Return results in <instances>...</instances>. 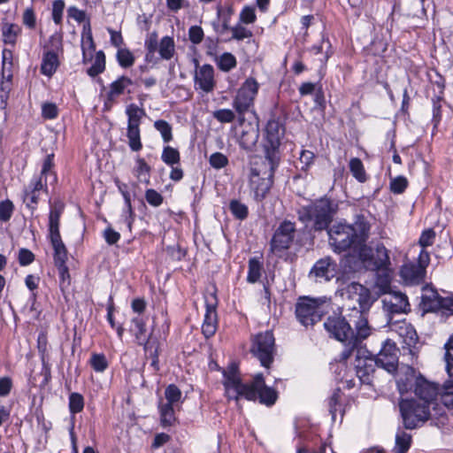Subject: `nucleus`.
Returning <instances> with one entry per match:
<instances>
[{
  "label": "nucleus",
  "mask_w": 453,
  "mask_h": 453,
  "mask_svg": "<svg viewBox=\"0 0 453 453\" xmlns=\"http://www.w3.org/2000/svg\"><path fill=\"white\" fill-rule=\"evenodd\" d=\"M105 69V56L103 51H98L96 54L94 64L88 70V74L95 77L103 73Z\"/></svg>",
  "instance_id": "49530a36"
},
{
  "label": "nucleus",
  "mask_w": 453,
  "mask_h": 453,
  "mask_svg": "<svg viewBox=\"0 0 453 453\" xmlns=\"http://www.w3.org/2000/svg\"><path fill=\"white\" fill-rule=\"evenodd\" d=\"M231 212L239 219H244L248 216V208L239 201L234 200L229 205Z\"/></svg>",
  "instance_id": "4d7b16f0"
},
{
  "label": "nucleus",
  "mask_w": 453,
  "mask_h": 453,
  "mask_svg": "<svg viewBox=\"0 0 453 453\" xmlns=\"http://www.w3.org/2000/svg\"><path fill=\"white\" fill-rule=\"evenodd\" d=\"M84 408V399L81 394L72 393L69 397V409L73 414L81 412Z\"/></svg>",
  "instance_id": "3c124183"
},
{
  "label": "nucleus",
  "mask_w": 453,
  "mask_h": 453,
  "mask_svg": "<svg viewBox=\"0 0 453 453\" xmlns=\"http://www.w3.org/2000/svg\"><path fill=\"white\" fill-rule=\"evenodd\" d=\"M295 226L290 221H284L275 234L271 242V250L279 254L289 248L294 238Z\"/></svg>",
  "instance_id": "6ab92c4d"
},
{
  "label": "nucleus",
  "mask_w": 453,
  "mask_h": 453,
  "mask_svg": "<svg viewBox=\"0 0 453 453\" xmlns=\"http://www.w3.org/2000/svg\"><path fill=\"white\" fill-rule=\"evenodd\" d=\"M225 378L226 394L230 399L244 397L255 401L258 398L261 403L273 405L278 398L277 392L265 385L261 373L257 374L250 384H242L239 375L234 371L226 373Z\"/></svg>",
  "instance_id": "7ed1b4c3"
},
{
  "label": "nucleus",
  "mask_w": 453,
  "mask_h": 453,
  "mask_svg": "<svg viewBox=\"0 0 453 453\" xmlns=\"http://www.w3.org/2000/svg\"><path fill=\"white\" fill-rule=\"evenodd\" d=\"M356 349L357 355L355 358L354 366L349 367L347 365L348 359L343 360L340 356L339 364L335 371L336 379L340 382L343 383L345 385L344 388L347 389H352L356 388L357 385H365L369 387L372 386L373 375L369 376L368 381H365L361 377V373L365 372V370L363 368H359L357 365L358 362L360 361L359 359L364 358V357L361 354V349Z\"/></svg>",
  "instance_id": "0eeeda50"
},
{
  "label": "nucleus",
  "mask_w": 453,
  "mask_h": 453,
  "mask_svg": "<svg viewBox=\"0 0 453 453\" xmlns=\"http://www.w3.org/2000/svg\"><path fill=\"white\" fill-rule=\"evenodd\" d=\"M53 168V155H48L44 159L42 174L44 176V183H42V178H36L31 181L29 186L25 190V195L27 199L34 204L38 203L37 193L41 190H46L48 185H54L57 181V176L52 170Z\"/></svg>",
  "instance_id": "9b49d317"
},
{
  "label": "nucleus",
  "mask_w": 453,
  "mask_h": 453,
  "mask_svg": "<svg viewBox=\"0 0 453 453\" xmlns=\"http://www.w3.org/2000/svg\"><path fill=\"white\" fill-rule=\"evenodd\" d=\"M155 128L160 133L164 142H168L173 139L172 127L163 119L155 121Z\"/></svg>",
  "instance_id": "8fccbe9b"
},
{
  "label": "nucleus",
  "mask_w": 453,
  "mask_h": 453,
  "mask_svg": "<svg viewBox=\"0 0 453 453\" xmlns=\"http://www.w3.org/2000/svg\"><path fill=\"white\" fill-rule=\"evenodd\" d=\"M90 365L96 372H103L108 367V362L104 354H93Z\"/></svg>",
  "instance_id": "5fc2aeb1"
},
{
  "label": "nucleus",
  "mask_w": 453,
  "mask_h": 453,
  "mask_svg": "<svg viewBox=\"0 0 453 453\" xmlns=\"http://www.w3.org/2000/svg\"><path fill=\"white\" fill-rule=\"evenodd\" d=\"M81 49L83 54V61L87 62L92 58L93 52L95 51V43L90 32L82 37Z\"/></svg>",
  "instance_id": "c03bdc74"
},
{
  "label": "nucleus",
  "mask_w": 453,
  "mask_h": 453,
  "mask_svg": "<svg viewBox=\"0 0 453 453\" xmlns=\"http://www.w3.org/2000/svg\"><path fill=\"white\" fill-rule=\"evenodd\" d=\"M181 391L175 385H169L165 391V404L177 406L181 400Z\"/></svg>",
  "instance_id": "a18cd8bd"
},
{
  "label": "nucleus",
  "mask_w": 453,
  "mask_h": 453,
  "mask_svg": "<svg viewBox=\"0 0 453 453\" xmlns=\"http://www.w3.org/2000/svg\"><path fill=\"white\" fill-rule=\"evenodd\" d=\"M54 249V258L57 265H63L67 259V251L60 235L50 236Z\"/></svg>",
  "instance_id": "f704fd0d"
},
{
  "label": "nucleus",
  "mask_w": 453,
  "mask_h": 453,
  "mask_svg": "<svg viewBox=\"0 0 453 453\" xmlns=\"http://www.w3.org/2000/svg\"><path fill=\"white\" fill-rule=\"evenodd\" d=\"M390 311L393 313H408L411 311V304L405 294L395 293L390 302Z\"/></svg>",
  "instance_id": "473e14b6"
},
{
  "label": "nucleus",
  "mask_w": 453,
  "mask_h": 453,
  "mask_svg": "<svg viewBox=\"0 0 453 453\" xmlns=\"http://www.w3.org/2000/svg\"><path fill=\"white\" fill-rule=\"evenodd\" d=\"M145 48L148 50L146 59L151 58L156 51H158L160 58L165 60L171 59L175 53L174 40L171 36H164L160 42L155 33L150 34L145 41Z\"/></svg>",
  "instance_id": "dca6fc26"
},
{
  "label": "nucleus",
  "mask_w": 453,
  "mask_h": 453,
  "mask_svg": "<svg viewBox=\"0 0 453 453\" xmlns=\"http://www.w3.org/2000/svg\"><path fill=\"white\" fill-rule=\"evenodd\" d=\"M445 102V95H434L431 98L432 119L431 123L434 129H437L442 120V103Z\"/></svg>",
  "instance_id": "2f4dec72"
},
{
  "label": "nucleus",
  "mask_w": 453,
  "mask_h": 453,
  "mask_svg": "<svg viewBox=\"0 0 453 453\" xmlns=\"http://www.w3.org/2000/svg\"><path fill=\"white\" fill-rule=\"evenodd\" d=\"M444 349L448 379L441 386V402L447 407H453V334L445 343Z\"/></svg>",
  "instance_id": "4468645a"
},
{
  "label": "nucleus",
  "mask_w": 453,
  "mask_h": 453,
  "mask_svg": "<svg viewBox=\"0 0 453 453\" xmlns=\"http://www.w3.org/2000/svg\"><path fill=\"white\" fill-rule=\"evenodd\" d=\"M146 201L152 206H159L163 203V196L155 189H148L145 193Z\"/></svg>",
  "instance_id": "0e129e2a"
},
{
  "label": "nucleus",
  "mask_w": 453,
  "mask_h": 453,
  "mask_svg": "<svg viewBox=\"0 0 453 453\" xmlns=\"http://www.w3.org/2000/svg\"><path fill=\"white\" fill-rule=\"evenodd\" d=\"M435 237L436 234L433 228L425 229L419 236L418 244L422 249H426L434 244Z\"/></svg>",
  "instance_id": "603ef678"
},
{
  "label": "nucleus",
  "mask_w": 453,
  "mask_h": 453,
  "mask_svg": "<svg viewBox=\"0 0 453 453\" xmlns=\"http://www.w3.org/2000/svg\"><path fill=\"white\" fill-rule=\"evenodd\" d=\"M126 114L128 118L127 132L128 144L132 150L138 151L142 147L140 135V125L142 117L145 115V111L136 104H131L127 107Z\"/></svg>",
  "instance_id": "ddd939ff"
},
{
  "label": "nucleus",
  "mask_w": 453,
  "mask_h": 453,
  "mask_svg": "<svg viewBox=\"0 0 453 453\" xmlns=\"http://www.w3.org/2000/svg\"><path fill=\"white\" fill-rule=\"evenodd\" d=\"M210 164L213 168L220 169L228 164V159L224 154L215 152L210 157Z\"/></svg>",
  "instance_id": "052dcab7"
},
{
  "label": "nucleus",
  "mask_w": 453,
  "mask_h": 453,
  "mask_svg": "<svg viewBox=\"0 0 453 453\" xmlns=\"http://www.w3.org/2000/svg\"><path fill=\"white\" fill-rule=\"evenodd\" d=\"M409 186L407 178L403 175H398L391 178L389 182V189L395 195H401L405 192Z\"/></svg>",
  "instance_id": "79ce46f5"
},
{
  "label": "nucleus",
  "mask_w": 453,
  "mask_h": 453,
  "mask_svg": "<svg viewBox=\"0 0 453 453\" xmlns=\"http://www.w3.org/2000/svg\"><path fill=\"white\" fill-rule=\"evenodd\" d=\"M65 9V2L63 0H56L52 7V19L56 24H60L62 21V15Z\"/></svg>",
  "instance_id": "680f3d73"
},
{
  "label": "nucleus",
  "mask_w": 453,
  "mask_h": 453,
  "mask_svg": "<svg viewBox=\"0 0 453 453\" xmlns=\"http://www.w3.org/2000/svg\"><path fill=\"white\" fill-rule=\"evenodd\" d=\"M274 342L273 334L270 331L258 334L252 339L250 352L264 367L268 368L273 360Z\"/></svg>",
  "instance_id": "9d476101"
},
{
  "label": "nucleus",
  "mask_w": 453,
  "mask_h": 453,
  "mask_svg": "<svg viewBox=\"0 0 453 453\" xmlns=\"http://www.w3.org/2000/svg\"><path fill=\"white\" fill-rule=\"evenodd\" d=\"M391 278L388 271H382V273H377L376 285L383 293H388L390 289Z\"/></svg>",
  "instance_id": "bf43d9fd"
},
{
  "label": "nucleus",
  "mask_w": 453,
  "mask_h": 453,
  "mask_svg": "<svg viewBox=\"0 0 453 453\" xmlns=\"http://www.w3.org/2000/svg\"><path fill=\"white\" fill-rule=\"evenodd\" d=\"M12 52L10 50H3V77L4 78L5 70L12 65ZM12 87V74L8 72L7 78L2 81L0 84V98L3 102L6 101Z\"/></svg>",
  "instance_id": "393cba45"
},
{
  "label": "nucleus",
  "mask_w": 453,
  "mask_h": 453,
  "mask_svg": "<svg viewBox=\"0 0 453 453\" xmlns=\"http://www.w3.org/2000/svg\"><path fill=\"white\" fill-rule=\"evenodd\" d=\"M279 157L274 153L252 163L250 174V188L257 200L263 199L272 184L274 169L278 165Z\"/></svg>",
  "instance_id": "39448f33"
},
{
  "label": "nucleus",
  "mask_w": 453,
  "mask_h": 453,
  "mask_svg": "<svg viewBox=\"0 0 453 453\" xmlns=\"http://www.w3.org/2000/svg\"><path fill=\"white\" fill-rule=\"evenodd\" d=\"M22 23L30 29L35 28L36 19L32 8H27L24 11L22 15Z\"/></svg>",
  "instance_id": "338daca9"
},
{
  "label": "nucleus",
  "mask_w": 453,
  "mask_h": 453,
  "mask_svg": "<svg viewBox=\"0 0 453 453\" xmlns=\"http://www.w3.org/2000/svg\"><path fill=\"white\" fill-rule=\"evenodd\" d=\"M132 323L134 325V327H132L130 330L131 332L134 333L137 343L140 345H144V349H147V335L145 323L142 319L139 318L133 319Z\"/></svg>",
  "instance_id": "4c0bfd02"
},
{
  "label": "nucleus",
  "mask_w": 453,
  "mask_h": 453,
  "mask_svg": "<svg viewBox=\"0 0 453 453\" xmlns=\"http://www.w3.org/2000/svg\"><path fill=\"white\" fill-rule=\"evenodd\" d=\"M194 81L196 88H199L205 93L211 92L216 85L213 66L209 64L203 65L196 64Z\"/></svg>",
  "instance_id": "aec40b11"
},
{
  "label": "nucleus",
  "mask_w": 453,
  "mask_h": 453,
  "mask_svg": "<svg viewBox=\"0 0 453 453\" xmlns=\"http://www.w3.org/2000/svg\"><path fill=\"white\" fill-rule=\"evenodd\" d=\"M413 392L417 400L429 404H434L437 396L441 397V388L437 383L427 380L422 374L415 379Z\"/></svg>",
  "instance_id": "f3484780"
},
{
  "label": "nucleus",
  "mask_w": 453,
  "mask_h": 453,
  "mask_svg": "<svg viewBox=\"0 0 453 453\" xmlns=\"http://www.w3.org/2000/svg\"><path fill=\"white\" fill-rule=\"evenodd\" d=\"M42 112L45 119H55L58 116V107L55 104L45 103L42 104Z\"/></svg>",
  "instance_id": "774afa93"
},
{
  "label": "nucleus",
  "mask_w": 453,
  "mask_h": 453,
  "mask_svg": "<svg viewBox=\"0 0 453 453\" xmlns=\"http://www.w3.org/2000/svg\"><path fill=\"white\" fill-rule=\"evenodd\" d=\"M257 91L258 84L253 78L247 79L241 86L233 102V105L239 115L243 116L253 104Z\"/></svg>",
  "instance_id": "2eb2a0df"
},
{
  "label": "nucleus",
  "mask_w": 453,
  "mask_h": 453,
  "mask_svg": "<svg viewBox=\"0 0 453 453\" xmlns=\"http://www.w3.org/2000/svg\"><path fill=\"white\" fill-rule=\"evenodd\" d=\"M431 72H433L435 74L436 79L433 80L430 73H427L428 80L431 83L435 85L438 89V95H445V88H446V80L443 75L440 73V72L436 68H432Z\"/></svg>",
  "instance_id": "6e6d98bb"
},
{
  "label": "nucleus",
  "mask_w": 453,
  "mask_h": 453,
  "mask_svg": "<svg viewBox=\"0 0 453 453\" xmlns=\"http://www.w3.org/2000/svg\"><path fill=\"white\" fill-rule=\"evenodd\" d=\"M343 393L340 388H335L330 397L328 398V410L332 415V418L334 420L338 412L344 413L343 405L342 403V397Z\"/></svg>",
  "instance_id": "c9c22d12"
},
{
  "label": "nucleus",
  "mask_w": 453,
  "mask_h": 453,
  "mask_svg": "<svg viewBox=\"0 0 453 453\" xmlns=\"http://www.w3.org/2000/svg\"><path fill=\"white\" fill-rule=\"evenodd\" d=\"M329 266L328 260L320 259L313 265V274L317 278H324L326 280H329L333 277V274H330Z\"/></svg>",
  "instance_id": "37998d69"
},
{
  "label": "nucleus",
  "mask_w": 453,
  "mask_h": 453,
  "mask_svg": "<svg viewBox=\"0 0 453 453\" xmlns=\"http://www.w3.org/2000/svg\"><path fill=\"white\" fill-rule=\"evenodd\" d=\"M262 271H263L262 263L257 257L250 258L249 260V270H248L247 280L250 283L257 282L261 277Z\"/></svg>",
  "instance_id": "ea45409f"
},
{
  "label": "nucleus",
  "mask_w": 453,
  "mask_h": 453,
  "mask_svg": "<svg viewBox=\"0 0 453 453\" xmlns=\"http://www.w3.org/2000/svg\"><path fill=\"white\" fill-rule=\"evenodd\" d=\"M21 32L22 28L18 24L4 22L1 27L2 40L5 44L14 46Z\"/></svg>",
  "instance_id": "7c9ffc66"
},
{
  "label": "nucleus",
  "mask_w": 453,
  "mask_h": 453,
  "mask_svg": "<svg viewBox=\"0 0 453 453\" xmlns=\"http://www.w3.org/2000/svg\"><path fill=\"white\" fill-rule=\"evenodd\" d=\"M371 225L363 215L354 224L337 222L327 228L329 243L335 253L353 250L358 253L369 238Z\"/></svg>",
  "instance_id": "f03ea898"
},
{
  "label": "nucleus",
  "mask_w": 453,
  "mask_h": 453,
  "mask_svg": "<svg viewBox=\"0 0 453 453\" xmlns=\"http://www.w3.org/2000/svg\"><path fill=\"white\" fill-rule=\"evenodd\" d=\"M431 406L415 398L402 399L399 409L404 428L412 430L421 426L430 418Z\"/></svg>",
  "instance_id": "423d86ee"
},
{
  "label": "nucleus",
  "mask_w": 453,
  "mask_h": 453,
  "mask_svg": "<svg viewBox=\"0 0 453 453\" xmlns=\"http://www.w3.org/2000/svg\"><path fill=\"white\" fill-rule=\"evenodd\" d=\"M364 358L359 359L358 367L365 370L361 373L365 381H368L369 376L373 375L376 366L381 367L388 372H395L398 368V352L399 349L395 342L387 339L377 356L371 354L366 349H361Z\"/></svg>",
  "instance_id": "20e7f679"
},
{
  "label": "nucleus",
  "mask_w": 453,
  "mask_h": 453,
  "mask_svg": "<svg viewBox=\"0 0 453 453\" xmlns=\"http://www.w3.org/2000/svg\"><path fill=\"white\" fill-rule=\"evenodd\" d=\"M132 84V80L127 76H121L113 81L110 85L105 105L108 106V104L110 103L111 106L116 101V99L119 96L123 95Z\"/></svg>",
  "instance_id": "a878e982"
},
{
  "label": "nucleus",
  "mask_w": 453,
  "mask_h": 453,
  "mask_svg": "<svg viewBox=\"0 0 453 453\" xmlns=\"http://www.w3.org/2000/svg\"><path fill=\"white\" fill-rule=\"evenodd\" d=\"M338 209L337 203L327 197L313 203V229L324 230L329 227Z\"/></svg>",
  "instance_id": "f8f14e48"
},
{
  "label": "nucleus",
  "mask_w": 453,
  "mask_h": 453,
  "mask_svg": "<svg viewBox=\"0 0 453 453\" xmlns=\"http://www.w3.org/2000/svg\"><path fill=\"white\" fill-rule=\"evenodd\" d=\"M117 59L122 67H130L134 63V57L133 53L125 48H119L117 52Z\"/></svg>",
  "instance_id": "09e8293b"
},
{
  "label": "nucleus",
  "mask_w": 453,
  "mask_h": 453,
  "mask_svg": "<svg viewBox=\"0 0 453 453\" xmlns=\"http://www.w3.org/2000/svg\"><path fill=\"white\" fill-rule=\"evenodd\" d=\"M62 36L58 34L52 35L43 47L41 63V73L51 77L60 65V56L63 54Z\"/></svg>",
  "instance_id": "6e6552de"
},
{
  "label": "nucleus",
  "mask_w": 453,
  "mask_h": 453,
  "mask_svg": "<svg viewBox=\"0 0 453 453\" xmlns=\"http://www.w3.org/2000/svg\"><path fill=\"white\" fill-rule=\"evenodd\" d=\"M13 211V203L9 201H3L0 203V219L7 221L10 219Z\"/></svg>",
  "instance_id": "e2e57ef3"
},
{
  "label": "nucleus",
  "mask_w": 453,
  "mask_h": 453,
  "mask_svg": "<svg viewBox=\"0 0 453 453\" xmlns=\"http://www.w3.org/2000/svg\"><path fill=\"white\" fill-rule=\"evenodd\" d=\"M425 294L421 296V306L426 312L440 311L441 296L434 288H424Z\"/></svg>",
  "instance_id": "cd10ccee"
},
{
  "label": "nucleus",
  "mask_w": 453,
  "mask_h": 453,
  "mask_svg": "<svg viewBox=\"0 0 453 453\" xmlns=\"http://www.w3.org/2000/svg\"><path fill=\"white\" fill-rule=\"evenodd\" d=\"M359 292L357 295L356 302L358 303V307L355 305L349 306L348 310L350 312V317L353 319H357L358 320H365L366 322V326L368 324V312L374 302V299L372 296L371 291L358 284L357 285Z\"/></svg>",
  "instance_id": "a211bd4d"
},
{
  "label": "nucleus",
  "mask_w": 453,
  "mask_h": 453,
  "mask_svg": "<svg viewBox=\"0 0 453 453\" xmlns=\"http://www.w3.org/2000/svg\"><path fill=\"white\" fill-rule=\"evenodd\" d=\"M219 69L222 72H229L237 65L236 58L229 52H225L215 58Z\"/></svg>",
  "instance_id": "58836bf2"
},
{
  "label": "nucleus",
  "mask_w": 453,
  "mask_h": 453,
  "mask_svg": "<svg viewBox=\"0 0 453 453\" xmlns=\"http://www.w3.org/2000/svg\"><path fill=\"white\" fill-rule=\"evenodd\" d=\"M65 208L64 203L55 201L50 204V211L49 217L50 236L60 235L59 234V219Z\"/></svg>",
  "instance_id": "c85d7f7f"
},
{
  "label": "nucleus",
  "mask_w": 453,
  "mask_h": 453,
  "mask_svg": "<svg viewBox=\"0 0 453 453\" xmlns=\"http://www.w3.org/2000/svg\"><path fill=\"white\" fill-rule=\"evenodd\" d=\"M324 328L331 337L344 343L345 349L341 353L343 360L349 359L363 340L371 334V327L366 326L365 320L353 319L350 312L342 316L340 307H337L334 315L327 317L324 322Z\"/></svg>",
  "instance_id": "f257e3e1"
},
{
  "label": "nucleus",
  "mask_w": 453,
  "mask_h": 453,
  "mask_svg": "<svg viewBox=\"0 0 453 453\" xmlns=\"http://www.w3.org/2000/svg\"><path fill=\"white\" fill-rule=\"evenodd\" d=\"M399 336L403 339L402 348L407 350L409 354L414 356L417 352L418 343V335L415 327L406 321H403L398 329Z\"/></svg>",
  "instance_id": "412c9836"
},
{
  "label": "nucleus",
  "mask_w": 453,
  "mask_h": 453,
  "mask_svg": "<svg viewBox=\"0 0 453 453\" xmlns=\"http://www.w3.org/2000/svg\"><path fill=\"white\" fill-rule=\"evenodd\" d=\"M331 49L332 47L330 42L328 40H326V42L323 41L320 46H313V54H320L321 58H319V60L321 63L326 62L333 53Z\"/></svg>",
  "instance_id": "864d4df0"
},
{
  "label": "nucleus",
  "mask_w": 453,
  "mask_h": 453,
  "mask_svg": "<svg viewBox=\"0 0 453 453\" xmlns=\"http://www.w3.org/2000/svg\"><path fill=\"white\" fill-rule=\"evenodd\" d=\"M412 444V437L410 434L400 430L395 434V444L394 453H407Z\"/></svg>",
  "instance_id": "e433bc0d"
},
{
  "label": "nucleus",
  "mask_w": 453,
  "mask_h": 453,
  "mask_svg": "<svg viewBox=\"0 0 453 453\" xmlns=\"http://www.w3.org/2000/svg\"><path fill=\"white\" fill-rule=\"evenodd\" d=\"M203 31L199 26H192L188 30L189 40L194 44H199L203 41Z\"/></svg>",
  "instance_id": "69168bd1"
},
{
  "label": "nucleus",
  "mask_w": 453,
  "mask_h": 453,
  "mask_svg": "<svg viewBox=\"0 0 453 453\" xmlns=\"http://www.w3.org/2000/svg\"><path fill=\"white\" fill-rule=\"evenodd\" d=\"M401 273L404 280L418 284L423 281L426 276V270L422 266L411 263L402 267Z\"/></svg>",
  "instance_id": "c756f323"
},
{
  "label": "nucleus",
  "mask_w": 453,
  "mask_h": 453,
  "mask_svg": "<svg viewBox=\"0 0 453 453\" xmlns=\"http://www.w3.org/2000/svg\"><path fill=\"white\" fill-rule=\"evenodd\" d=\"M337 309L334 310L331 298H313V325L325 317L327 319L329 315H334Z\"/></svg>",
  "instance_id": "b1692460"
},
{
  "label": "nucleus",
  "mask_w": 453,
  "mask_h": 453,
  "mask_svg": "<svg viewBox=\"0 0 453 453\" xmlns=\"http://www.w3.org/2000/svg\"><path fill=\"white\" fill-rule=\"evenodd\" d=\"M357 255L360 261L371 271L378 273L389 270V251L381 242L376 245L374 251L364 242Z\"/></svg>",
  "instance_id": "1a4fd4ad"
},
{
  "label": "nucleus",
  "mask_w": 453,
  "mask_h": 453,
  "mask_svg": "<svg viewBox=\"0 0 453 453\" xmlns=\"http://www.w3.org/2000/svg\"><path fill=\"white\" fill-rule=\"evenodd\" d=\"M212 115L220 123H231L235 118L234 111L230 109L215 111Z\"/></svg>",
  "instance_id": "13d9d810"
},
{
  "label": "nucleus",
  "mask_w": 453,
  "mask_h": 453,
  "mask_svg": "<svg viewBox=\"0 0 453 453\" xmlns=\"http://www.w3.org/2000/svg\"><path fill=\"white\" fill-rule=\"evenodd\" d=\"M282 135L283 129L279 122L275 120L268 121L265 127V138L270 149L267 148L266 155L274 153L278 157L276 150L280 144Z\"/></svg>",
  "instance_id": "4be33fe9"
},
{
  "label": "nucleus",
  "mask_w": 453,
  "mask_h": 453,
  "mask_svg": "<svg viewBox=\"0 0 453 453\" xmlns=\"http://www.w3.org/2000/svg\"><path fill=\"white\" fill-rule=\"evenodd\" d=\"M174 408L175 406L160 403L159 411H160V421L163 426H170L175 421L174 415Z\"/></svg>",
  "instance_id": "a19ab883"
},
{
  "label": "nucleus",
  "mask_w": 453,
  "mask_h": 453,
  "mask_svg": "<svg viewBox=\"0 0 453 453\" xmlns=\"http://www.w3.org/2000/svg\"><path fill=\"white\" fill-rule=\"evenodd\" d=\"M296 316L298 321L304 326L311 323V299L308 296H301L296 304Z\"/></svg>",
  "instance_id": "bb28decb"
},
{
  "label": "nucleus",
  "mask_w": 453,
  "mask_h": 453,
  "mask_svg": "<svg viewBox=\"0 0 453 453\" xmlns=\"http://www.w3.org/2000/svg\"><path fill=\"white\" fill-rule=\"evenodd\" d=\"M161 158L166 165H173L180 163V156L178 150L166 146L163 150Z\"/></svg>",
  "instance_id": "de8ad7c7"
},
{
  "label": "nucleus",
  "mask_w": 453,
  "mask_h": 453,
  "mask_svg": "<svg viewBox=\"0 0 453 453\" xmlns=\"http://www.w3.org/2000/svg\"><path fill=\"white\" fill-rule=\"evenodd\" d=\"M349 169L352 176L360 183H365L368 180L369 176L365 171L362 160L358 157H352L349 162Z\"/></svg>",
  "instance_id": "72a5a7b5"
},
{
  "label": "nucleus",
  "mask_w": 453,
  "mask_h": 453,
  "mask_svg": "<svg viewBox=\"0 0 453 453\" xmlns=\"http://www.w3.org/2000/svg\"><path fill=\"white\" fill-rule=\"evenodd\" d=\"M211 299L212 301L211 303L206 300V311L202 326L203 334L206 338H209L215 334L218 326L215 297L211 296Z\"/></svg>",
  "instance_id": "5701e85b"
}]
</instances>
